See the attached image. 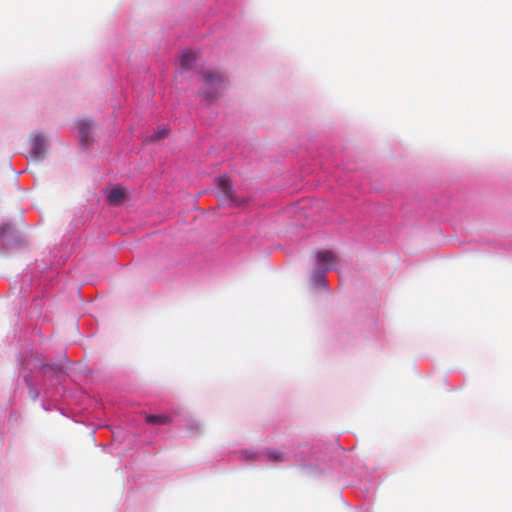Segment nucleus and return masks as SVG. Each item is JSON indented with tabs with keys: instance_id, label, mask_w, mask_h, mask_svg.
Segmentation results:
<instances>
[{
	"instance_id": "11",
	"label": "nucleus",
	"mask_w": 512,
	"mask_h": 512,
	"mask_svg": "<svg viewBox=\"0 0 512 512\" xmlns=\"http://www.w3.org/2000/svg\"><path fill=\"white\" fill-rule=\"evenodd\" d=\"M204 95H205L206 99H208V100H214V99H216L218 97V93L217 92L205 91Z\"/></svg>"
},
{
	"instance_id": "8",
	"label": "nucleus",
	"mask_w": 512,
	"mask_h": 512,
	"mask_svg": "<svg viewBox=\"0 0 512 512\" xmlns=\"http://www.w3.org/2000/svg\"><path fill=\"white\" fill-rule=\"evenodd\" d=\"M146 423L151 425H164L170 422V417L167 415H146Z\"/></svg>"
},
{
	"instance_id": "2",
	"label": "nucleus",
	"mask_w": 512,
	"mask_h": 512,
	"mask_svg": "<svg viewBox=\"0 0 512 512\" xmlns=\"http://www.w3.org/2000/svg\"><path fill=\"white\" fill-rule=\"evenodd\" d=\"M45 139L41 134H33L31 137V153L34 160H42L45 156Z\"/></svg>"
},
{
	"instance_id": "9",
	"label": "nucleus",
	"mask_w": 512,
	"mask_h": 512,
	"mask_svg": "<svg viewBox=\"0 0 512 512\" xmlns=\"http://www.w3.org/2000/svg\"><path fill=\"white\" fill-rule=\"evenodd\" d=\"M267 460L270 462H284L285 455L283 452L278 450H268L266 452Z\"/></svg>"
},
{
	"instance_id": "7",
	"label": "nucleus",
	"mask_w": 512,
	"mask_h": 512,
	"mask_svg": "<svg viewBox=\"0 0 512 512\" xmlns=\"http://www.w3.org/2000/svg\"><path fill=\"white\" fill-rule=\"evenodd\" d=\"M195 61L196 54L192 51H185L180 58V64L185 69H191Z\"/></svg>"
},
{
	"instance_id": "6",
	"label": "nucleus",
	"mask_w": 512,
	"mask_h": 512,
	"mask_svg": "<svg viewBox=\"0 0 512 512\" xmlns=\"http://www.w3.org/2000/svg\"><path fill=\"white\" fill-rule=\"evenodd\" d=\"M203 78L207 86L219 85L223 81L221 74L216 71L204 72Z\"/></svg>"
},
{
	"instance_id": "4",
	"label": "nucleus",
	"mask_w": 512,
	"mask_h": 512,
	"mask_svg": "<svg viewBox=\"0 0 512 512\" xmlns=\"http://www.w3.org/2000/svg\"><path fill=\"white\" fill-rule=\"evenodd\" d=\"M92 123L89 120H80L78 122V130L80 141L84 146H88L91 142Z\"/></svg>"
},
{
	"instance_id": "5",
	"label": "nucleus",
	"mask_w": 512,
	"mask_h": 512,
	"mask_svg": "<svg viewBox=\"0 0 512 512\" xmlns=\"http://www.w3.org/2000/svg\"><path fill=\"white\" fill-rule=\"evenodd\" d=\"M126 197V190L121 187H116L110 190L107 200L112 205H119Z\"/></svg>"
},
{
	"instance_id": "10",
	"label": "nucleus",
	"mask_w": 512,
	"mask_h": 512,
	"mask_svg": "<svg viewBox=\"0 0 512 512\" xmlns=\"http://www.w3.org/2000/svg\"><path fill=\"white\" fill-rule=\"evenodd\" d=\"M166 135H167V130H166V129H161V130H159L158 132H156V133L151 137V140H152V141H156V140H159V139L164 138Z\"/></svg>"
},
{
	"instance_id": "3",
	"label": "nucleus",
	"mask_w": 512,
	"mask_h": 512,
	"mask_svg": "<svg viewBox=\"0 0 512 512\" xmlns=\"http://www.w3.org/2000/svg\"><path fill=\"white\" fill-rule=\"evenodd\" d=\"M317 262L319 270L324 273L333 269L336 263V256L328 250L320 251L317 253Z\"/></svg>"
},
{
	"instance_id": "1",
	"label": "nucleus",
	"mask_w": 512,
	"mask_h": 512,
	"mask_svg": "<svg viewBox=\"0 0 512 512\" xmlns=\"http://www.w3.org/2000/svg\"><path fill=\"white\" fill-rule=\"evenodd\" d=\"M217 194L224 202H229L230 205L238 206L241 202L235 196L232 181L227 176H220L215 180Z\"/></svg>"
}]
</instances>
